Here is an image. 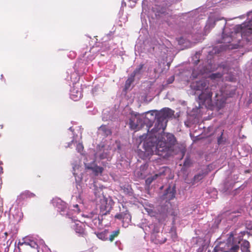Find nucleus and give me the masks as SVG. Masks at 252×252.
I'll list each match as a JSON object with an SVG mask.
<instances>
[{
  "instance_id": "c85d7f7f",
  "label": "nucleus",
  "mask_w": 252,
  "mask_h": 252,
  "mask_svg": "<svg viewBox=\"0 0 252 252\" xmlns=\"http://www.w3.org/2000/svg\"><path fill=\"white\" fill-rule=\"evenodd\" d=\"M227 219L228 220H231L232 221H235L237 219V216L234 213H229V216L228 217Z\"/></svg>"
},
{
  "instance_id": "b1692460",
  "label": "nucleus",
  "mask_w": 252,
  "mask_h": 252,
  "mask_svg": "<svg viewBox=\"0 0 252 252\" xmlns=\"http://www.w3.org/2000/svg\"><path fill=\"white\" fill-rule=\"evenodd\" d=\"M200 52H197L195 54L191 57V62L194 65H197L200 62L199 58L200 56Z\"/></svg>"
},
{
  "instance_id": "a19ab883",
  "label": "nucleus",
  "mask_w": 252,
  "mask_h": 252,
  "mask_svg": "<svg viewBox=\"0 0 252 252\" xmlns=\"http://www.w3.org/2000/svg\"><path fill=\"white\" fill-rule=\"evenodd\" d=\"M102 164H104V163L103 161H102Z\"/></svg>"
},
{
  "instance_id": "4468645a",
  "label": "nucleus",
  "mask_w": 252,
  "mask_h": 252,
  "mask_svg": "<svg viewBox=\"0 0 252 252\" xmlns=\"http://www.w3.org/2000/svg\"><path fill=\"white\" fill-rule=\"evenodd\" d=\"M115 218L121 220L123 223V226L125 227H126L128 226L131 219V216L127 210L117 213L115 216Z\"/></svg>"
},
{
  "instance_id": "f03ea898",
  "label": "nucleus",
  "mask_w": 252,
  "mask_h": 252,
  "mask_svg": "<svg viewBox=\"0 0 252 252\" xmlns=\"http://www.w3.org/2000/svg\"><path fill=\"white\" fill-rule=\"evenodd\" d=\"M176 138L171 133L164 132L151 134L144 142L143 147L144 157L147 158L153 154L165 157L172 146L175 145Z\"/></svg>"
},
{
  "instance_id": "a211bd4d",
  "label": "nucleus",
  "mask_w": 252,
  "mask_h": 252,
  "mask_svg": "<svg viewBox=\"0 0 252 252\" xmlns=\"http://www.w3.org/2000/svg\"><path fill=\"white\" fill-rule=\"evenodd\" d=\"M111 130L110 127L105 125H102L100 126L97 130L98 135H100L101 137H105L111 134Z\"/></svg>"
},
{
  "instance_id": "aec40b11",
  "label": "nucleus",
  "mask_w": 252,
  "mask_h": 252,
  "mask_svg": "<svg viewBox=\"0 0 252 252\" xmlns=\"http://www.w3.org/2000/svg\"><path fill=\"white\" fill-rule=\"evenodd\" d=\"M84 224L80 222L75 223L72 226V228L75 230V232L79 235H83L84 233Z\"/></svg>"
},
{
  "instance_id": "f3484780",
  "label": "nucleus",
  "mask_w": 252,
  "mask_h": 252,
  "mask_svg": "<svg viewBox=\"0 0 252 252\" xmlns=\"http://www.w3.org/2000/svg\"><path fill=\"white\" fill-rule=\"evenodd\" d=\"M176 191L174 188L168 187L162 195L161 198L166 200V201H169L175 197Z\"/></svg>"
},
{
  "instance_id": "6e6552de",
  "label": "nucleus",
  "mask_w": 252,
  "mask_h": 252,
  "mask_svg": "<svg viewBox=\"0 0 252 252\" xmlns=\"http://www.w3.org/2000/svg\"><path fill=\"white\" fill-rule=\"evenodd\" d=\"M112 150L109 146L98 145L97 147V151L94 155L95 160L106 159L107 160H110L112 156Z\"/></svg>"
},
{
  "instance_id": "e433bc0d",
  "label": "nucleus",
  "mask_w": 252,
  "mask_h": 252,
  "mask_svg": "<svg viewBox=\"0 0 252 252\" xmlns=\"http://www.w3.org/2000/svg\"><path fill=\"white\" fill-rule=\"evenodd\" d=\"M9 251V246H7L5 248L4 252H7Z\"/></svg>"
},
{
  "instance_id": "1a4fd4ad",
  "label": "nucleus",
  "mask_w": 252,
  "mask_h": 252,
  "mask_svg": "<svg viewBox=\"0 0 252 252\" xmlns=\"http://www.w3.org/2000/svg\"><path fill=\"white\" fill-rule=\"evenodd\" d=\"M69 130L72 132L73 135V139L71 141L67 144V146H66L65 147H70L71 145L73 143H78L76 145V150L78 153L82 154L83 152L84 147L81 143L80 142V140L82 137V131L80 128L79 127H77L76 129H72V127H69Z\"/></svg>"
},
{
  "instance_id": "5701e85b",
  "label": "nucleus",
  "mask_w": 252,
  "mask_h": 252,
  "mask_svg": "<svg viewBox=\"0 0 252 252\" xmlns=\"http://www.w3.org/2000/svg\"><path fill=\"white\" fill-rule=\"evenodd\" d=\"M134 79V77L132 76L131 74L128 77V79L126 82L125 90L127 91L129 89L131 84L132 83Z\"/></svg>"
},
{
  "instance_id": "7c9ffc66",
  "label": "nucleus",
  "mask_w": 252,
  "mask_h": 252,
  "mask_svg": "<svg viewBox=\"0 0 252 252\" xmlns=\"http://www.w3.org/2000/svg\"><path fill=\"white\" fill-rule=\"evenodd\" d=\"M247 228L248 230H249V234L252 235V221H250L249 223L246 224Z\"/></svg>"
},
{
  "instance_id": "0eeeda50",
  "label": "nucleus",
  "mask_w": 252,
  "mask_h": 252,
  "mask_svg": "<svg viewBox=\"0 0 252 252\" xmlns=\"http://www.w3.org/2000/svg\"><path fill=\"white\" fill-rule=\"evenodd\" d=\"M196 18V15L192 16V19L193 20H195V18ZM181 31L182 33H184L185 34H188L189 37V36H191L193 39H196L195 37L196 34H200L201 33L200 27L199 25H197V22L195 20H194L193 24L191 23L183 27L181 29Z\"/></svg>"
},
{
  "instance_id": "20e7f679",
  "label": "nucleus",
  "mask_w": 252,
  "mask_h": 252,
  "mask_svg": "<svg viewBox=\"0 0 252 252\" xmlns=\"http://www.w3.org/2000/svg\"><path fill=\"white\" fill-rule=\"evenodd\" d=\"M92 182L90 184L89 188L92 189L95 196L96 202L100 201V204L98 207L100 209V212L98 216L96 215L93 216L92 222L95 226L99 229H101L104 225H106L107 223H103L104 218L110 211L113 205L111 200L106 199L103 196L102 191V186H100L94 180H91Z\"/></svg>"
},
{
  "instance_id": "9d476101",
  "label": "nucleus",
  "mask_w": 252,
  "mask_h": 252,
  "mask_svg": "<svg viewBox=\"0 0 252 252\" xmlns=\"http://www.w3.org/2000/svg\"><path fill=\"white\" fill-rule=\"evenodd\" d=\"M141 114L132 113L129 119V125L131 129L139 130L144 128L145 129V125Z\"/></svg>"
},
{
  "instance_id": "c9c22d12",
  "label": "nucleus",
  "mask_w": 252,
  "mask_h": 252,
  "mask_svg": "<svg viewBox=\"0 0 252 252\" xmlns=\"http://www.w3.org/2000/svg\"><path fill=\"white\" fill-rule=\"evenodd\" d=\"M184 37H182L180 38V39L179 40V43L180 44L183 43H184Z\"/></svg>"
},
{
  "instance_id": "ddd939ff",
  "label": "nucleus",
  "mask_w": 252,
  "mask_h": 252,
  "mask_svg": "<svg viewBox=\"0 0 252 252\" xmlns=\"http://www.w3.org/2000/svg\"><path fill=\"white\" fill-rule=\"evenodd\" d=\"M149 227L151 229V239L153 242L156 244H161L166 242L165 238H160V235H162V234L159 233L160 228L158 225L152 224Z\"/></svg>"
},
{
  "instance_id": "6ab92c4d",
  "label": "nucleus",
  "mask_w": 252,
  "mask_h": 252,
  "mask_svg": "<svg viewBox=\"0 0 252 252\" xmlns=\"http://www.w3.org/2000/svg\"><path fill=\"white\" fill-rule=\"evenodd\" d=\"M164 173V169H161L160 172L155 173L154 175L148 177L146 180V184L150 185L153 181L157 179L158 177L161 176Z\"/></svg>"
},
{
  "instance_id": "f257e3e1",
  "label": "nucleus",
  "mask_w": 252,
  "mask_h": 252,
  "mask_svg": "<svg viewBox=\"0 0 252 252\" xmlns=\"http://www.w3.org/2000/svg\"><path fill=\"white\" fill-rule=\"evenodd\" d=\"M252 13V11L249 12L248 16ZM219 21L221 22L223 28L221 42L223 44L220 47H215L212 50L208 51L207 61L203 62L193 69L191 77L201 79L192 82L190 88L194 91V94L198 95V98L202 103L220 109L224 106L226 97L221 90H218L220 87L218 83L221 79L223 74L227 71V65L226 63H222L217 66L213 64L211 57L213 54L220 53L222 50L238 48L243 38L247 41L252 40V18L241 25L229 28L225 18L211 14L204 27L205 34L208 33Z\"/></svg>"
},
{
  "instance_id": "bb28decb",
  "label": "nucleus",
  "mask_w": 252,
  "mask_h": 252,
  "mask_svg": "<svg viewBox=\"0 0 252 252\" xmlns=\"http://www.w3.org/2000/svg\"><path fill=\"white\" fill-rule=\"evenodd\" d=\"M119 230H115V231H114L112 232V233L110 235V236H109V240L110 241H113V240L114 239L115 237H116V236H118V235L119 234Z\"/></svg>"
},
{
  "instance_id": "72a5a7b5",
  "label": "nucleus",
  "mask_w": 252,
  "mask_h": 252,
  "mask_svg": "<svg viewBox=\"0 0 252 252\" xmlns=\"http://www.w3.org/2000/svg\"><path fill=\"white\" fill-rule=\"evenodd\" d=\"M73 207L74 208V209L73 210L74 212L78 213L80 211L78 204L73 205Z\"/></svg>"
},
{
  "instance_id": "2f4dec72",
  "label": "nucleus",
  "mask_w": 252,
  "mask_h": 252,
  "mask_svg": "<svg viewBox=\"0 0 252 252\" xmlns=\"http://www.w3.org/2000/svg\"><path fill=\"white\" fill-rule=\"evenodd\" d=\"M199 108H197V107L195 108H193L192 109V114L191 115L194 116V115H196L198 112H199Z\"/></svg>"
},
{
  "instance_id": "58836bf2",
  "label": "nucleus",
  "mask_w": 252,
  "mask_h": 252,
  "mask_svg": "<svg viewBox=\"0 0 252 252\" xmlns=\"http://www.w3.org/2000/svg\"><path fill=\"white\" fill-rule=\"evenodd\" d=\"M195 13V12H191V13H189L188 14V15H189V17H190V16H192V15H193V14H194V13Z\"/></svg>"
},
{
  "instance_id": "412c9836",
  "label": "nucleus",
  "mask_w": 252,
  "mask_h": 252,
  "mask_svg": "<svg viewBox=\"0 0 252 252\" xmlns=\"http://www.w3.org/2000/svg\"><path fill=\"white\" fill-rule=\"evenodd\" d=\"M143 66V64H140L135 69L133 73L131 74L134 77H135L137 78V79H139L144 72Z\"/></svg>"
},
{
  "instance_id": "a878e982",
  "label": "nucleus",
  "mask_w": 252,
  "mask_h": 252,
  "mask_svg": "<svg viewBox=\"0 0 252 252\" xmlns=\"http://www.w3.org/2000/svg\"><path fill=\"white\" fill-rule=\"evenodd\" d=\"M108 234V231H104L103 232H101L100 233H98L97 235V237L102 240H106L108 239L107 235Z\"/></svg>"
},
{
  "instance_id": "473e14b6",
  "label": "nucleus",
  "mask_w": 252,
  "mask_h": 252,
  "mask_svg": "<svg viewBox=\"0 0 252 252\" xmlns=\"http://www.w3.org/2000/svg\"><path fill=\"white\" fill-rule=\"evenodd\" d=\"M174 80V76H171L167 80V83L168 84H171L173 82Z\"/></svg>"
},
{
  "instance_id": "39448f33",
  "label": "nucleus",
  "mask_w": 252,
  "mask_h": 252,
  "mask_svg": "<svg viewBox=\"0 0 252 252\" xmlns=\"http://www.w3.org/2000/svg\"><path fill=\"white\" fill-rule=\"evenodd\" d=\"M249 242L244 239L234 240L231 234L226 241L220 242L213 251L208 252H249Z\"/></svg>"
},
{
  "instance_id": "cd10ccee",
  "label": "nucleus",
  "mask_w": 252,
  "mask_h": 252,
  "mask_svg": "<svg viewBox=\"0 0 252 252\" xmlns=\"http://www.w3.org/2000/svg\"><path fill=\"white\" fill-rule=\"evenodd\" d=\"M223 132H221V135L218 138V143L219 145L223 144L224 143L225 139L222 137Z\"/></svg>"
},
{
  "instance_id": "393cba45",
  "label": "nucleus",
  "mask_w": 252,
  "mask_h": 252,
  "mask_svg": "<svg viewBox=\"0 0 252 252\" xmlns=\"http://www.w3.org/2000/svg\"><path fill=\"white\" fill-rule=\"evenodd\" d=\"M205 176V174L204 172H200L198 174L195 175L193 179L192 184H194L198 182L199 181L202 180Z\"/></svg>"
},
{
  "instance_id": "4c0bfd02",
  "label": "nucleus",
  "mask_w": 252,
  "mask_h": 252,
  "mask_svg": "<svg viewBox=\"0 0 252 252\" xmlns=\"http://www.w3.org/2000/svg\"><path fill=\"white\" fill-rule=\"evenodd\" d=\"M173 215L174 217H175L177 215H175V212H174V213H173ZM176 221V219H175V217H174V218H173V221Z\"/></svg>"
},
{
  "instance_id": "79ce46f5",
  "label": "nucleus",
  "mask_w": 252,
  "mask_h": 252,
  "mask_svg": "<svg viewBox=\"0 0 252 252\" xmlns=\"http://www.w3.org/2000/svg\"><path fill=\"white\" fill-rule=\"evenodd\" d=\"M155 47H153V50H155Z\"/></svg>"
},
{
  "instance_id": "c756f323",
  "label": "nucleus",
  "mask_w": 252,
  "mask_h": 252,
  "mask_svg": "<svg viewBox=\"0 0 252 252\" xmlns=\"http://www.w3.org/2000/svg\"><path fill=\"white\" fill-rule=\"evenodd\" d=\"M145 210L150 216L157 217L156 212H154L152 209L146 208Z\"/></svg>"
},
{
  "instance_id": "2eb2a0df",
  "label": "nucleus",
  "mask_w": 252,
  "mask_h": 252,
  "mask_svg": "<svg viewBox=\"0 0 252 252\" xmlns=\"http://www.w3.org/2000/svg\"><path fill=\"white\" fill-rule=\"evenodd\" d=\"M82 96L81 89L78 83L73 84L70 91V97L74 101L79 100Z\"/></svg>"
},
{
  "instance_id": "423d86ee",
  "label": "nucleus",
  "mask_w": 252,
  "mask_h": 252,
  "mask_svg": "<svg viewBox=\"0 0 252 252\" xmlns=\"http://www.w3.org/2000/svg\"><path fill=\"white\" fill-rule=\"evenodd\" d=\"M71 164L72 166V173L75 178L76 181V188L73 189L72 197H75L76 199H79V201H81L82 187L80 182L81 180V178L79 176L81 174V173H80V161L79 160H76L75 162L72 163Z\"/></svg>"
},
{
  "instance_id": "9b49d317",
  "label": "nucleus",
  "mask_w": 252,
  "mask_h": 252,
  "mask_svg": "<svg viewBox=\"0 0 252 252\" xmlns=\"http://www.w3.org/2000/svg\"><path fill=\"white\" fill-rule=\"evenodd\" d=\"M84 162L86 168L87 170L92 171L95 176H99L101 175L103 171V168L97 166L95 163V160L94 158L91 159L89 157H87L84 159Z\"/></svg>"
},
{
  "instance_id": "f8f14e48",
  "label": "nucleus",
  "mask_w": 252,
  "mask_h": 252,
  "mask_svg": "<svg viewBox=\"0 0 252 252\" xmlns=\"http://www.w3.org/2000/svg\"><path fill=\"white\" fill-rule=\"evenodd\" d=\"M53 205L57 208V211L62 216L72 219V215L68 211L66 204L60 198L53 199L52 200Z\"/></svg>"
},
{
  "instance_id": "f704fd0d",
  "label": "nucleus",
  "mask_w": 252,
  "mask_h": 252,
  "mask_svg": "<svg viewBox=\"0 0 252 252\" xmlns=\"http://www.w3.org/2000/svg\"><path fill=\"white\" fill-rule=\"evenodd\" d=\"M190 164V160L189 158H186L184 162V165L189 166Z\"/></svg>"
},
{
  "instance_id": "ea45409f",
  "label": "nucleus",
  "mask_w": 252,
  "mask_h": 252,
  "mask_svg": "<svg viewBox=\"0 0 252 252\" xmlns=\"http://www.w3.org/2000/svg\"><path fill=\"white\" fill-rule=\"evenodd\" d=\"M117 147H118V148H119V147H120L119 145L117 144Z\"/></svg>"
},
{
  "instance_id": "dca6fc26",
  "label": "nucleus",
  "mask_w": 252,
  "mask_h": 252,
  "mask_svg": "<svg viewBox=\"0 0 252 252\" xmlns=\"http://www.w3.org/2000/svg\"><path fill=\"white\" fill-rule=\"evenodd\" d=\"M18 249L20 250L21 246L24 245L29 246L31 248L37 249L38 245L31 237L28 236L23 239V242H19L18 244Z\"/></svg>"
},
{
  "instance_id": "7ed1b4c3",
  "label": "nucleus",
  "mask_w": 252,
  "mask_h": 252,
  "mask_svg": "<svg viewBox=\"0 0 252 252\" xmlns=\"http://www.w3.org/2000/svg\"><path fill=\"white\" fill-rule=\"evenodd\" d=\"M173 115L174 111L168 108H163L160 111L154 110L141 114L148 136L164 130L168 119Z\"/></svg>"
},
{
  "instance_id": "4be33fe9",
  "label": "nucleus",
  "mask_w": 252,
  "mask_h": 252,
  "mask_svg": "<svg viewBox=\"0 0 252 252\" xmlns=\"http://www.w3.org/2000/svg\"><path fill=\"white\" fill-rule=\"evenodd\" d=\"M148 167V165L147 163H145L143 165H142L139 169L140 172V177L141 178H144L146 177L147 175V173L146 172V170L147 169Z\"/></svg>"
}]
</instances>
